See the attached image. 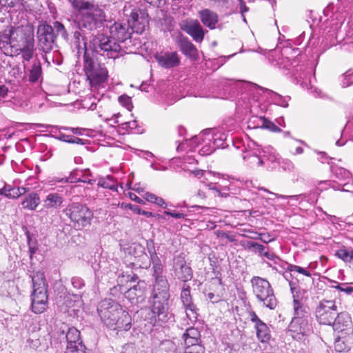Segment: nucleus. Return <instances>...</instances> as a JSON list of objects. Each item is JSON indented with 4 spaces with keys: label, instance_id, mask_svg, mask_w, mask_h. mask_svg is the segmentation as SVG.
<instances>
[{
    "label": "nucleus",
    "instance_id": "obj_1",
    "mask_svg": "<svg viewBox=\"0 0 353 353\" xmlns=\"http://www.w3.org/2000/svg\"><path fill=\"white\" fill-rule=\"evenodd\" d=\"M123 11L128 17L127 22H114L111 25L110 37L103 34L93 36L89 44L93 52L108 59L118 58L125 53L120 43L130 39L132 32L141 34L145 30L148 20L144 10L128 3Z\"/></svg>",
    "mask_w": 353,
    "mask_h": 353
},
{
    "label": "nucleus",
    "instance_id": "obj_2",
    "mask_svg": "<svg viewBox=\"0 0 353 353\" xmlns=\"http://www.w3.org/2000/svg\"><path fill=\"white\" fill-rule=\"evenodd\" d=\"M134 250H137L141 255L139 256L138 261L141 263L139 266L142 268H147L151 261L153 266V276L156 280V284L154 287L153 294L151 296V308L152 316L150 319V323H165L172 321V314L169 310L168 301L170 299L169 288L165 277L163 275V265L158 258L153 246L148 247L150 259L144 252V248L139 244L134 245Z\"/></svg>",
    "mask_w": 353,
    "mask_h": 353
},
{
    "label": "nucleus",
    "instance_id": "obj_3",
    "mask_svg": "<svg viewBox=\"0 0 353 353\" xmlns=\"http://www.w3.org/2000/svg\"><path fill=\"white\" fill-rule=\"evenodd\" d=\"M97 312L103 323L116 330H128L131 327V317L114 300L105 299L98 305Z\"/></svg>",
    "mask_w": 353,
    "mask_h": 353
},
{
    "label": "nucleus",
    "instance_id": "obj_4",
    "mask_svg": "<svg viewBox=\"0 0 353 353\" xmlns=\"http://www.w3.org/2000/svg\"><path fill=\"white\" fill-rule=\"evenodd\" d=\"M243 159L246 165L253 169L262 166L273 168L279 163V154L272 146H262L253 141L248 142Z\"/></svg>",
    "mask_w": 353,
    "mask_h": 353
},
{
    "label": "nucleus",
    "instance_id": "obj_5",
    "mask_svg": "<svg viewBox=\"0 0 353 353\" xmlns=\"http://www.w3.org/2000/svg\"><path fill=\"white\" fill-rule=\"evenodd\" d=\"M226 141L227 134L220 129H205L198 136H195L190 140H185L187 145L190 147V150L197 146L199 143H202L203 145L199 150L201 155H209L216 149L224 148L228 146Z\"/></svg>",
    "mask_w": 353,
    "mask_h": 353
},
{
    "label": "nucleus",
    "instance_id": "obj_6",
    "mask_svg": "<svg viewBox=\"0 0 353 353\" xmlns=\"http://www.w3.org/2000/svg\"><path fill=\"white\" fill-rule=\"evenodd\" d=\"M32 281L31 309L35 314H41L48 307V284L44 274L37 272L32 276Z\"/></svg>",
    "mask_w": 353,
    "mask_h": 353
},
{
    "label": "nucleus",
    "instance_id": "obj_7",
    "mask_svg": "<svg viewBox=\"0 0 353 353\" xmlns=\"http://www.w3.org/2000/svg\"><path fill=\"white\" fill-rule=\"evenodd\" d=\"M63 213L72 223L73 227L81 230L90 225L93 212L85 205L79 202L68 204Z\"/></svg>",
    "mask_w": 353,
    "mask_h": 353
},
{
    "label": "nucleus",
    "instance_id": "obj_8",
    "mask_svg": "<svg viewBox=\"0 0 353 353\" xmlns=\"http://www.w3.org/2000/svg\"><path fill=\"white\" fill-rule=\"evenodd\" d=\"M252 291L256 299L263 305L273 310L277 305V301L270 283L265 279L254 276L251 279Z\"/></svg>",
    "mask_w": 353,
    "mask_h": 353
},
{
    "label": "nucleus",
    "instance_id": "obj_9",
    "mask_svg": "<svg viewBox=\"0 0 353 353\" xmlns=\"http://www.w3.org/2000/svg\"><path fill=\"white\" fill-rule=\"evenodd\" d=\"M83 70L91 86H99L108 78V71L97 60L91 57L88 52L83 54Z\"/></svg>",
    "mask_w": 353,
    "mask_h": 353
},
{
    "label": "nucleus",
    "instance_id": "obj_10",
    "mask_svg": "<svg viewBox=\"0 0 353 353\" xmlns=\"http://www.w3.org/2000/svg\"><path fill=\"white\" fill-rule=\"evenodd\" d=\"M338 312V307L334 300L321 299L315 309V316L320 324L331 325Z\"/></svg>",
    "mask_w": 353,
    "mask_h": 353
},
{
    "label": "nucleus",
    "instance_id": "obj_11",
    "mask_svg": "<svg viewBox=\"0 0 353 353\" xmlns=\"http://www.w3.org/2000/svg\"><path fill=\"white\" fill-rule=\"evenodd\" d=\"M88 12L84 14L79 23L81 28L88 30H94L102 26L105 21V15L103 10L98 6L90 4Z\"/></svg>",
    "mask_w": 353,
    "mask_h": 353
},
{
    "label": "nucleus",
    "instance_id": "obj_12",
    "mask_svg": "<svg viewBox=\"0 0 353 353\" xmlns=\"http://www.w3.org/2000/svg\"><path fill=\"white\" fill-rule=\"evenodd\" d=\"M37 34L41 50L45 53L50 52L53 48L55 39L52 26L47 23L39 25Z\"/></svg>",
    "mask_w": 353,
    "mask_h": 353
},
{
    "label": "nucleus",
    "instance_id": "obj_13",
    "mask_svg": "<svg viewBox=\"0 0 353 353\" xmlns=\"http://www.w3.org/2000/svg\"><path fill=\"white\" fill-rule=\"evenodd\" d=\"M312 320L292 319L288 326L290 336L295 340H302L312 332Z\"/></svg>",
    "mask_w": 353,
    "mask_h": 353
},
{
    "label": "nucleus",
    "instance_id": "obj_14",
    "mask_svg": "<svg viewBox=\"0 0 353 353\" xmlns=\"http://www.w3.org/2000/svg\"><path fill=\"white\" fill-rule=\"evenodd\" d=\"M28 41H34V33L30 28L17 27L10 30L9 42L12 48L17 49L26 45Z\"/></svg>",
    "mask_w": 353,
    "mask_h": 353
},
{
    "label": "nucleus",
    "instance_id": "obj_15",
    "mask_svg": "<svg viewBox=\"0 0 353 353\" xmlns=\"http://www.w3.org/2000/svg\"><path fill=\"white\" fill-rule=\"evenodd\" d=\"M338 335L341 337H347V339L353 337V327L351 317L345 312L339 313L331 325Z\"/></svg>",
    "mask_w": 353,
    "mask_h": 353
},
{
    "label": "nucleus",
    "instance_id": "obj_16",
    "mask_svg": "<svg viewBox=\"0 0 353 353\" xmlns=\"http://www.w3.org/2000/svg\"><path fill=\"white\" fill-rule=\"evenodd\" d=\"M173 270L175 276L183 282H187L192 278V270L187 265L185 257L181 254L174 257Z\"/></svg>",
    "mask_w": 353,
    "mask_h": 353
},
{
    "label": "nucleus",
    "instance_id": "obj_17",
    "mask_svg": "<svg viewBox=\"0 0 353 353\" xmlns=\"http://www.w3.org/2000/svg\"><path fill=\"white\" fill-rule=\"evenodd\" d=\"M176 43L181 52L188 58L192 61H197L199 59V51L195 46L183 34H179L176 38Z\"/></svg>",
    "mask_w": 353,
    "mask_h": 353
},
{
    "label": "nucleus",
    "instance_id": "obj_18",
    "mask_svg": "<svg viewBox=\"0 0 353 353\" xmlns=\"http://www.w3.org/2000/svg\"><path fill=\"white\" fill-rule=\"evenodd\" d=\"M154 57L159 65L165 69L177 67L181 62L176 52L156 53Z\"/></svg>",
    "mask_w": 353,
    "mask_h": 353
},
{
    "label": "nucleus",
    "instance_id": "obj_19",
    "mask_svg": "<svg viewBox=\"0 0 353 353\" xmlns=\"http://www.w3.org/2000/svg\"><path fill=\"white\" fill-rule=\"evenodd\" d=\"M181 28L190 35L196 42L201 43L203 40L205 32L198 21H184L181 25Z\"/></svg>",
    "mask_w": 353,
    "mask_h": 353
},
{
    "label": "nucleus",
    "instance_id": "obj_20",
    "mask_svg": "<svg viewBox=\"0 0 353 353\" xmlns=\"http://www.w3.org/2000/svg\"><path fill=\"white\" fill-rule=\"evenodd\" d=\"M91 174V172L88 170H77L74 172H72L69 177L55 178L53 181L59 183H74L75 181H81L92 185L95 181L88 178V176H90Z\"/></svg>",
    "mask_w": 353,
    "mask_h": 353
},
{
    "label": "nucleus",
    "instance_id": "obj_21",
    "mask_svg": "<svg viewBox=\"0 0 353 353\" xmlns=\"http://www.w3.org/2000/svg\"><path fill=\"white\" fill-rule=\"evenodd\" d=\"M294 316L292 319L312 320L309 307L303 300L294 299Z\"/></svg>",
    "mask_w": 353,
    "mask_h": 353
},
{
    "label": "nucleus",
    "instance_id": "obj_22",
    "mask_svg": "<svg viewBox=\"0 0 353 353\" xmlns=\"http://www.w3.org/2000/svg\"><path fill=\"white\" fill-rule=\"evenodd\" d=\"M312 72V68H306L303 65H295L293 68V70L292 72V75L294 79L296 80L298 83L302 87H306L307 89V79H310V77H308Z\"/></svg>",
    "mask_w": 353,
    "mask_h": 353
},
{
    "label": "nucleus",
    "instance_id": "obj_23",
    "mask_svg": "<svg viewBox=\"0 0 353 353\" xmlns=\"http://www.w3.org/2000/svg\"><path fill=\"white\" fill-rule=\"evenodd\" d=\"M272 57L271 60L272 65L278 67L280 69H285L288 70H293V68L296 65H293L296 61H291L288 57H283L282 54L275 51L271 54Z\"/></svg>",
    "mask_w": 353,
    "mask_h": 353
},
{
    "label": "nucleus",
    "instance_id": "obj_24",
    "mask_svg": "<svg viewBox=\"0 0 353 353\" xmlns=\"http://www.w3.org/2000/svg\"><path fill=\"white\" fill-rule=\"evenodd\" d=\"M201 22L210 29H214L219 21L217 14L209 9H204L199 12Z\"/></svg>",
    "mask_w": 353,
    "mask_h": 353
},
{
    "label": "nucleus",
    "instance_id": "obj_25",
    "mask_svg": "<svg viewBox=\"0 0 353 353\" xmlns=\"http://www.w3.org/2000/svg\"><path fill=\"white\" fill-rule=\"evenodd\" d=\"M63 198L59 194L53 192L49 193L43 201V205L47 209H57L62 205Z\"/></svg>",
    "mask_w": 353,
    "mask_h": 353
},
{
    "label": "nucleus",
    "instance_id": "obj_26",
    "mask_svg": "<svg viewBox=\"0 0 353 353\" xmlns=\"http://www.w3.org/2000/svg\"><path fill=\"white\" fill-rule=\"evenodd\" d=\"M34 41L26 42V45L16 49L17 54H21L23 61H29L33 58L34 54Z\"/></svg>",
    "mask_w": 353,
    "mask_h": 353
},
{
    "label": "nucleus",
    "instance_id": "obj_27",
    "mask_svg": "<svg viewBox=\"0 0 353 353\" xmlns=\"http://www.w3.org/2000/svg\"><path fill=\"white\" fill-rule=\"evenodd\" d=\"M40 203V198L39 195L32 192L26 196L21 202L23 209L28 210H34Z\"/></svg>",
    "mask_w": 353,
    "mask_h": 353
},
{
    "label": "nucleus",
    "instance_id": "obj_28",
    "mask_svg": "<svg viewBox=\"0 0 353 353\" xmlns=\"http://www.w3.org/2000/svg\"><path fill=\"white\" fill-rule=\"evenodd\" d=\"M25 188H14L10 185H5L1 188L0 195H3L8 199H17L26 192Z\"/></svg>",
    "mask_w": 353,
    "mask_h": 353
},
{
    "label": "nucleus",
    "instance_id": "obj_29",
    "mask_svg": "<svg viewBox=\"0 0 353 353\" xmlns=\"http://www.w3.org/2000/svg\"><path fill=\"white\" fill-rule=\"evenodd\" d=\"M42 74V68L40 61L35 60L29 70L28 79L31 83H36L39 81Z\"/></svg>",
    "mask_w": 353,
    "mask_h": 353
},
{
    "label": "nucleus",
    "instance_id": "obj_30",
    "mask_svg": "<svg viewBox=\"0 0 353 353\" xmlns=\"http://www.w3.org/2000/svg\"><path fill=\"white\" fill-rule=\"evenodd\" d=\"M65 338L68 343L67 346H76L78 343H82L80 341V332L74 327L68 329Z\"/></svg>",
    "mask_w": 353,
    "mask_h": 353
},
{
    "label": "nucleus",
    "instance_id": "obj_31",
    "mask_svg": "<svg viewBox=\"0 0 353 353\" xmlns=\"http://www.w3.org/2000/svg\"><path fill=\"white\" fill-rule=\"evenodd\" d=\"M240 245L245 250L258 254L259 255L261 253H263V251L265 250V247L264 245L251 241H241Z\"/></svg>",
    "mask_w": 353,
    "mask_h": 353
},
{
    "label": "nucleus",
    "instance_id": "obj_32",
    "mask_svg": "<svg viewBox=\"0 0 353 353\" xmlns=\"http://www.w3.org/2000/svg\"><path fill=\"white\" fill-rule=\"evenodd\" d=\"M353 337L347 339V337L343 336L341 337V335H337L334 341V347L337 352L347 351L350 349V345L352 343Z\"/></svg>",
    "mask_w": 353,
    "mask_h": 353
},
{
    "label": "nucleus",
    "instance_id": "obj_33",
    "mask_svg": "<svg viewBox=\"0 0 353 353\" xmlns=\"http://www.w3.org/2000/svg\"><path fill=\"white\" fill-rule=\"evenodd\" d=\"M258 339L263 343L267 342L270 339V330L263 321L255 325Z\"/></svg>",
    "mask_w": 353,
    "mask_h": 353
},
{
    "label": "nucleus",
    "instance_id": "obj_34",
    "mask_svg": "<svg viewBox=\"0 0 353 353\" xmlns=\"http://www.w3.org/2000/svg\"><path fill=\"white\" fill-rule=\"evenodd\" d=\"M145 283L143 281L138 282L137 285L131 287L126 292V296L131 299H134L135 297H141L143 296V290L145 288Z\"/></svg>",
    "mask_w": 353,
    "mask_h": 353
},
{
    "label": "nucleus",
    "instance_id": "obj_35",
    "mask_svg": "<svg viewBox=\"0 0 353 353\" xmlns=\"http://www.w3.org/2000/svg\"><path fill=\"white\" fill-rule=\"evenodd\" d=\"M74 46L79 51L82 50L84 51V53L88 52L86 48V43L85 41L84 37L81 35L80 31H75L73 34V41H72Z\"/></svg>",
    "mask_w": 353,
    "mask_h": 353
},
{
    "label": "nucleus",
    "instance_id": "obj_36",
    "mask_svg": "<svg viewBox=\"0 0 353 353\" xmlns=\"http://www.w3.org/2000/svg\"><path fill=\"white\" fill-rule=\"evenodd\" d=\"M64 301L68 307H80L82 304L81 296L79 294H68L64 297Z\"/></svg>",
    "mask_w": 353,
    "mask_h": 353
},
{
    "label": "nucleus",
    "instance_id": "obj_37",
    "mask_svg": "<svg viewBox=\"0 0 353 353\" xmlns=\"http://www.w3.org/2000/svg\"><path fill=\"white\" fill-rule=\"evenodd\" d=\"M336 255L345 263H348L350 267L352 265L353 263V249H340L336 252Z\"/></svg>",
    "mask_w": 353,
    "mask_h": 353
},
{
    "label": "nucleus",
    "instance_id": "obj_38",
    "mask_svg": "<svg viewBox=\"0 0 353 353\" xmlns=\"http://www.w3.org/2000/svg\"><path fill=\"white\" fill-rule=\"evenodd\" d=\"M98 185L113 191H117V183L114 179L111 176L100 179L98 181Z\"/></svg>",
    "mask_w": 353,
    "mask_h": 353
},
{
    "label": "nucleus",
    "instance_id": "obj_39",
    "mask_svg": "<svg viewBox=\"0 0 353 353\" xmlns=\"http://www.w3.org/2000/svg\"><path fill=\"white\" fill-rule=\"evenodd\" d=\"M248 232L254 234V236H248L247 234H242V236L252 239H259L264 243H268L274 240V238H271L269 234L258 233L253 230H249Z\"/></svg>",
    "mask_w": 353,
    "mask_h": 353
},
{
    "label": "nucleus",
    "instance_id": "obj_40",
    "mask_svg": "<svg viewBox=\"0 0 353 353\" xmlns=\"http://www.w3.org/2000/svg\"><path fill=\"white\" fill-rule=\"evenodd\" d=\"M181 299L183 306L192 304L190 294V288L189 285L185 284L183 285L181 294Z\"/></svg>",
    "mask_w": 353,
    "mask_h": 353
},
{
    "label": "nucleus",
    "instance_id": "obj_41",
    "mask_svg": "<svg viewBox=\"0 0 353 353\" xmlns=\"http://www.w3.org/2000/svg\"><path fill=\"white\" fill-rule=\"evenodd\" d=\"M184 307L185 309L186 316L190 320V321L191 323L196 321L198 314L195 305L192 303L188 305H185Z\"/></svg>",
    "mask_w": 353,
    "mask_h": 353
},
{
    "label": "nucleus",
    "instance_id": "obj_42",
    "mask_svg": "<svg viewBox=\"0 0 353 353\" xmlns=\"http://www.w3.org/2000/svg\"><path fill=\"white\" fill-rule=\"evenodd\" d=\"M265 123V117H252L249 120L248 127L251 128H263Z\"/></svg>",
    "mask_w": 353,
    "mask_h": 353
},
{
    "label": "nucleus",
    "instance_id": "obj_43",
    "mask_svg": "<svg viewBox=\"0 0 353 353\" xmlns=\"http://www.w3.org/2000/svg\"><path fill=\"white\" fill-rule=\"evenodd\" d=\"M208 187L210 190H214L219 196L227 197L229 195V190L226 187H221L219 185L209 183Z\"/></svg>",
    "mask_w": 353,
    "mask_h": 353
},
{
    "label": "nucleus",
    "instance_id": "obj_44",
    "mask_svg": "<svg viewBox=\"0 0 353 353\" xmlns=\"http://www.w3.org/2000/svg\"><path fill=\"white\" fill-rule=\"evenodd\" d=\"M332 172L336 176V177L338 178L339 179H349L351 175L350 172L348 170L343 168H333Z\"/></svg>",
    "mask_w": 353,
    "mask_h": 353
},
{
    "label": "nucleus",
    "instance_id": "obj_45",
    "mask_svg": "<svg viewBox=\"0 0 353 353\" xmlns=\"http://www.w3.org/2000/svg\"><path fill=\"white\" fill-rule=\"evenodd\" d=\"M309 196H310V194H300L298 195H292V196H285V195L281 194V195L277 196V197L281 198V199H289L291 201L301 202L305 200L309 201L310 200L309 199Z\"/></svg>",
    "mask_w": 353,
    "mask_h": 353
},
{
    "label": "nucleus",
    "instance_id": "obj_46",
    "mask_svg": "<svg viewBox=\"0 0 353 353\" xmlns=\"http://www.w3.org/2000/svg\"><path fill=\"white\" fill-rule=\"evenodd\" d=\"M200 337L201 334L199 331L192 327L186 329L185 333L183 334V339H200Z\"/></svg>",
    "mask_w": 353,
    "mask_h": 353
},
{
    "label": "nucleus",
    "instance_id": "obj_47",
    "mask_svg": "<svg viewBox=\"0 0 353 353\" xmlns=\"http://www.w3.org/2000/svg\"><path fill=\"white\" fill-rule=\"evenodd\" d=\"M272 99L274 103L278 105L281 107L286 108L288 106V100L286 97H283L282 96L276 94L272 93Z\"/></svg>",
    "mask_w": 353,
    "mask_h": 353
},
{
    "label": "nucleus",
    "instance_id": "obj_48",
    "mask_svg": "<svg viewBox=\"0 0 353 353\" xmlns=\"http://www.w3.org/2000/svg\"><path fill=\"white\" fill-rule=\"evenodd\" d=\"M287 270L291 272H296L302 274L306 276H311V273L309 271H307L305 268H303L296 265H288Z\"/></svg>",
    "mask_w": 353,
    "mask_h": 353
},
{
    "label": "nucleus",
    "instance_id": "obj_49",
    "mask_svg": "<svg viewBox=\"0 0 353 353\" xmlns=\"http://www.w3.org/2000/svg\"><path fill=\"white\" fill-rule=\"evenodd\" d=\"M119 103L128 110L131 111L133 108L132 99L126 94H123L119 97Z\"/></svg>",
    "mask_w": 353,
    "mask_h": 353
},
{
    "label": "nucleus",
    "instance_id": "obj_50",
    "mask_svg": "<svg viewBox=\"0 0 353 353\" xmlns=\"http://www.w3.org/2000/svg\"><path fill=\"white\" fill-rule=\"evenodd\" d=\"M52 28L53 30L54 29L56 30L57 34L61 35L64 39H68L67 31L61 23L55 21Z\"/></svg>",
    "mask_w": 353,
    "mask_h": 353
},
{
    "label": "nucleus",
    "instance_id": "obj_51",
    "mask_svg": "<svg viewBox=\"0 0 353 353\" xmlns=\"http://www.w3.org/2000/svg\"><path fill=\"white\" fill-rule=\"evenodd\" d=\"M65 353H86L85 346L83 343H78L76 346H67Z\"/></svg>",
    "mask_w": 353,
    "mask_h": 353
},
{
    "label": "nucleus",
    "instance_id": "obj_52",
    "mask_svg": "<svg viewBox=\"0 0 353 353\" xmlns=\"http://www.w3.org/2000/svg\"><path fill=\"white\" fill-rule=\"evenodd\" d=\"M72 6L77 9H88L90 3L85 2L83 0H68Z\"/></svg>",
    "mask_w": 353,
    "mask_h": 353
},
{
    "label": "nucleus",
    "instance_id": "obj_53",
    "mask_svg": "<svg viewBox=\"0 0 353 353\" xmlns=\"http://www.w3.org/2000/svg\"><path fill=\"white\" fill-rule=\"evenodd\" d=\"M71 283L73 288L79 290L85 286V282L83 279L79 276H73L71 279Z\"/></svg>",
    "mask_w": 353,
    "mask_h": 353
},
{
    "label": "nucleus",
    "instance_id": "obj_54",
    "mask_svg": "<svg viewBox=\"0 0 353 353\" xmlns=\"http://www.w3.org/2000/svg\"><path fill=\"white\" fill-rule=\"evenodd\" d=\"M265 125H263L264 129H267L271 132H280L281 130L279 127H277L274 123H273L270 120L265 118Z\"/></svg>",
    "mask_w": 353,
    "mask_h": 353
},
{
    "label": "nucleus",
    "instance_id": "obj_55",
    "mask_svg": "<svg viewBox=\"0 0 353 353\" xmlns=\"http://www.w3.org/2000/svg\"><path fill=\"white\" fill-rule=\"evenodd\" d=\"M185 342V348L186 347H194L196 345H201L199 344L201 339H183Z\"/></svg>",
    "mask_w": 353,
    "mask_h": 353
},
{
    "label": "nucleus",
    "instance_id": "obj_56",
    "mask_svg": "<svg viewBox=\"0 0 353 353\" xmlns=\"http://www.w3.org/2000/svg\"><path fill=\"white\" fill-rule=\"evenodd\" d=\"M207 299L210 301L212 303H219L221 300V297L218 294H214L213 292H208L205 294Z\"/></svg>",
    "mask_w": 353,
    "mask_h": 353
},
{
    "label": "nucleus",
    "instance_id": "obj_57",
    "mask_svg": "<svg viewBox=\"0 0 353 353\" xmlns=\"http://www.w3.org/2000/svg\"><path fill=\"white\" fill-rule=\"evenodd\" d=\"M137 126V121L123 122L121 123V128L123 130H128L135 129Z\"/></svg>",
    "mask_w": 353,
    "mask_h": 353
},
{
    "label": "nucleus",
    "instance_id": "obj_58",
    "mask_svg": "<svg viewBox=\"0 0 353 353\" xmlns=\"http://www.w3.org/2000/svg\"><path fill=\"white\" fill-rule=\"evenodd\" d=\"M184 353H204V347L202 345H196L194 347L185 348Z\"/></svg>",
    "mask_w": 353,
    "mask_h": 353
},
{
    "label": "nucleus",
    "instance_id": "obj_59",
    "mask_svg": "<svg viewBox=\"0 0 353 353\" xmlns=\"http://www.w3.org/2000/svg\"><path fill=\"white\" fill-rule=\"evenodd\" d=\"M353 82V72L348 71L345 73L344 81L343 83L344 86H348Z\"/></svg>",
    "mask_w": 353,
    "mask_h": 353
},
{
    "label": "nucleus",
    "instance_id": "obj_60",
    "mask_svg": "<svg viewBox=\"0 0 353 353\" xmlns=\"http://www.w3.org/2000/svg\"><path fill=\"white\" fill-rule=\"evenodd\" d=\"M344 285H345V283L341 285L338 284L336 286H334V288L339 290L341 292H345L347 294H350L351 293H352V287H343Z\"/></svg>",
    "mask_w": 353,
    "mask_h": 353
},
{
    "label": "nucleus",
    "instance_id": "obj_61",
    "mask_svg": "<svg viewBox=\"0 0 353 353\" xmlns=\"http://www.w3.org/2000/svg\"><path fill=\"white\" fill-rule=\"evenodd\" d=\"M27 343L28 345L34 350H37L41 345V342L39 339H29Z\"/></svg>",
    "mask_w": 353,
    "mask_h": 353
},
{
    "label": "nucleus",
    "instance_id": "obj_62",
    "mask_svg": "<svg viewBox=\"0 0 353 353\" xmlns=\"http://www.w3.org/2000/svg\"><path fill=\"white\" fill-rule=\"evenodd\" d=\"M164 214L168 216H170L174 219H183L185 217V214L181 212H171V211H165Z\"/></svg>",
    "mask_w": 353,
    "mask_h": 353
},
{
    "label": "nucleus",
    "instance_id": "obj_63",
    "mask_svg": "<svg viewBox=\"0 0 353 353\" xmlns=\"http://www.w3.org/2000/svg\"><path fill=\"white\" fill-rule=\"evenodd\" d=\"M119 206L123 209H130L135 213H136L135 208H139V207L137 205H132L130 203H121L119 204Z\"/></svg>",
    "mask_w": 353,
    "mask_h": 353
},
{
    "label": "nucleus",
    "instance_id": "obj_64",
    "mask_svg": "<svg viewBox=\"0 0 353 353\" xmlns=\"http://www.w3.org/2000/svg\"><path fill=\"white\" fill-rule=\"evenodd\" d=\"M157 196H156L155 194L150 193V192H146L144 194V199L146 201L153 203H154L155 200L157 199Z\"/></svg>",
    "mask_w": 353,
    "mask_h": 353
}]
</instances>
